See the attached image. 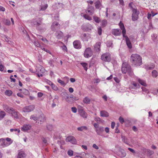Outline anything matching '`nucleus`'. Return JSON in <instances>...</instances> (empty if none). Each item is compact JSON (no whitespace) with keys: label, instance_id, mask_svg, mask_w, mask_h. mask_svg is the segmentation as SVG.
<instances>
[{"label":"nucleus","instance_id":"6e6d98bb","mask_svg":"<svg viewBox=\"0 0 158 158\" xmlns=\"http://www.w3.org/2000/svg\"><path fill=\"white\" fill-rule=\"evenodd\" d=\"M141 89L143 92H145L146 93L149 92L148 90L147 89L145 88L144 87H142Z\"/></svg>","mask_w":158,"mask_h":158},{"label":"nucleus","instance_id":"f3484780","mask_svg":"<svg viewBox=\"0 0 158 158\" xmlns=\"http://www.w3.org/2000/svg\"><path fill=\"white\" fill-rule=\"evenodd\" d=\"M31 127V126L30 124H25L21 128V130L24 131H26L29 130Z\"/></svg>","mask_w":158,"mask_h":158},{"label":"nucleus","instance_id":"6ab92c4d","mask_svg":"<svg viewBox=\"0 0 158 158\" xmlns=\"http://www.w3.org/2000/svg\"><path fill=\"white\" fill-rule=\"evenodd\" d=\"M12 116L13 117L17 119L19 118V113L17 111L15 110L14 109V111H12L11 112Z\"/></svg>","mask_w":158,"mask_h":158},{"label":"nucleus","instance_id":"39448f33","mask_svg":"<svg viewBox=\"0 0 158 158\" xmlns=\"http://www.w3.org/2000/svg\"><path fill=\"white\" fill-rule=\"evenodd\" d=\"M101 59L105 62L110 61L111 60L110 54L109 53H106L102 55Z\"/></svg>","mask_w":158,"mask_h":158},{"label":"nucleus","instance_id":"2eb2a0df","mask_svg":"<svg viewBox=\"0 0 158 158\" xmlns=\"http://www.w3.org/2000/svg\"><path fill=\"white\" fill-rule=\"evenodd\" d=\"M140 85L139 84H137L134 82H132L129 86V89H136L137 88H139Z\"/></svg>","mask_w":158,"mask_h":158},{"label":"nucleus","instance_id":"bf43d9fd","mask_svg":"<svg viewBox=\"0 0 158 158\" xmlns=\"http://www.w3.org/2000/svg\"><path fill=\"white\" fill-rule=\"evenodd\" d=\"M119 120L121 123H123L124 122L123 118L121 117H120L119 118Z\"/></svg>","mask_w":158,"mask_h":158},{"label":"nucleus","instance_id":"58836bf2","mask_svg":"<svg viewBox=\"0 0 158 158\" xmlns=\"http://www.w3.org/2000/svg\"><path fill=\"white\" fill-rule=\"evenodd\" d=\"M94 21L97 23H99L100 21V20L99 18L97 16H94Z\"/></svg>","mask_w":158,"mask_h":158},{"label":"nucleus","instance_id":"13d9d810","mask_svg":"<svg viewBox=\"0 0 158 158\" xmlns=\"http://www.w3.org/2000/svg\"><path fill=\"white\" fill-rule=\"evenodd\" d=\"M68 94L66 92H63L61 94V96L64 98L65 96H66Z\"/></svg>","mask_w":158,"mask_h":158},{"label":"nucleus","instance_id":"e433bc0d","mask_svg":"<svg viewBox=\"0 0 158 158\" xmlns=\"http://www.w3.org/2000/svg\"><path fill=\"white\" fill-rule=\"evenodd\" d=\"M46 127L47 129L49 131H51L53 129V126L51 124L47 125L46 126Z\"/></svg>","mask_w":158,"mask_h":158},{"label":"nucleus","instance_id":"c03bdc74","mask_svg":"<svg viewBox=\"0 0 158 158\" xmlns=\"http://www.w3.org/2000/svg\"><path fill=\"white\" fill-rule=\"evenodd\" d=\"M68 154L70 156H72L73 154V152L71 150H69L68 151Z\"/></svg>","mask_w":158,"mask_h":158},{"label":"nucleus","instance_id":"9d476101","mask_svg":"<svg viewBox=\"0 0 158 158\" xmlns=\"http://www.w3.org/2000/svg\"><path fill=\"white\" fill-rule=\"evenodd\" d=\"M132 19L133 21L136 20L138 18V15L139 13V10H133Z\"/></svg>","mask_w":158,"mask_h":158},{"label":"nucleus","instance_id":"20e7f679","mask_svg":"<svg viewBox=\"0 0 158 158\" xmlns=\"http://www.w3.org/2000/svg\"><path fill=\"white\" fill-rule=\"evenodd\" d=\"M42 21V19L40 18H37L34 19L32 23L37 29L40 30L42 29V27H41L43 24Z\"/></svg>","mask_w":158,"mask_h":158},{"label":"nucleus","instance_id":"338daca9","mask_svg":"<svg viewBox=\"0 0 158 158\" xmlns=\"http://www.w3.org/2000/svg\"><path fill=\"white\" fill-rule=\"evenodd\" d=\"M93 147L96 149H99L98 147L95 144H93Z\"/></svg>","mask_w":158,"mask_h":158},{"label":"nucleus","instance_id":"5fc2aeb1","mask_svg":"<svg viewBox=\"0 0 158 158\" xmlns=\"http://www.w3.org/2000/svg\"><path fill=\"white\" fill-rule=\"evenodd\" d=\"M70 98H71L72 99V100H78V99L76 98L75 96H73L72 95H70L69 97Z\"/></svg>","mask_w":158,"mask_h":158},{"label":"nucleus","instance_id":"0eeeda50","mask_svg":"<svg viewBox=\"0 0 158 158\" xmlns=\"http://www.w3.org/2000/svg\"><path fill=\"white\" fill-rule=\"evenodd\" d=\"M93 54V52L90 48H88L85 50L84 56L85 57L88 58L92 56Z\"/></svg>","mask_w":158,"mask_h":158},{"label":"nucleus","instance_id":"9b49d317","mask_svg":"<svg viewBox=\"0 0 158 158\" xmlns=\"http://www.w3.org/2000/svg\"><path fill=\"white\" fill-rule=\"evenodd\" d=\"M9 144L4 138L0 139V147L2 148L5 147L9 145Z\"/></svg>","mask_w":158,"mask_h":158},{"label":"nucleus","instance_id":"4d7b16f0","mask_svg":"<svg viewBox=\"0 0 158 158\" xmlns=\"http://www.w3.org/2000/svg\"><path fill=\"white\" fill-rule=\"evenodd\" d=\"M147 152L150 155H151L154 154V152L153 151L150 150H147Z\"/></svg>","mask_w":158,"mask_h":158},{"label":"nucleus","instance_id":"69168bd1","mask_svg":"<svg viewBox=\"0 0 158 158\" xmlns=\"http://www.w3.org/2000/svg\"><path fill=\"white\" fill-rule=\"evenodd\" d=\"M94 126L95 128V129H97L99 127L97 123H94Z\"/></svg>","mask_w":158,"mask_h":158},{"label":"nucleus","instance_id":"473e14b6","mask_svg":"<svg viewBox=\"0 0 158 158\" xmlns=\"http://www.w3.org/2000/svg\"><path fill=\"white\" fill-rule=\"evenodd\" d=\"M152 75L153 77H156L158 76V73L157 71L155 70L152 71Z\"/></svg>","mask_w":158,"mask_h":158},{"label":"nucleus","instance_id":"864d4df0","mask_svg":"<svg viewBox=\"0 0 158 158\" xmlns=\"http://www.w3.org/2000/svg\"><path fill=\"white\" fill-rule=\"evenodd\" d=\"M98 33L99 35H100L102 34V29L100 27H99L98 28Z\"/></svg>","mask_w":158,"mask_h":158},{"label":"nucleus","instance_id":"f257e3e1","mask_svg":"<svg viewBox=\"0 0 158 158\" xmlns=\"http://www.w3.org/2000/svg\"><path fill=\"white\" fill-rule=\"evenodd\" d=\"M130 60L132 64L135 66H139L142 64V58L136 54H132L131 56Z\"/></svg>","mask_w":158,"mask_h":158},{"label":"nucleus","instance_id":"f03ea898","mask_svg":"<svg viewBox=\"0 0 158 158\" xmlns=\"http://www.w3.org/2000/svg\"><path fill=\"white\" fill-rule=\"evenodd\" d=\"M119 25L121 29L122 30L123 35V37L126 39V44L128 47L129 48H132L131 44L127 36L125 35L126 31L123 24L122 23L121 21H120Z\"/></svg>","mask_w":158,"mask_h":158},{"label":"nucleus","instance_id":"72a5a7b5","mask_svg":"<svg viewBox=\"0 0 158 158\" xmlns=\"http://www.w3.org/2000/svg\"><path fill=\"white\" fill-rule=\"evenodd\" d=\"M5 94L6 95L10 96L12 94V92L10 90H7L5 91Z\"/></svg>","mask_w":158,"mask_h":158},{"label":"nucleus","instance_id":"ea45409f","mask_svg":"<svg viewBox=\"0 0 158 158\" xmlns=\"http://www.w3.org/2000/svg\"><path fill=\"white\" fill-rule=\"evenodd\" d=\"M83 102L85 103H89L90 102V100L89 98L85 97L83 100Z\"/></svg>","mask_w":158,"mask_h":158},{"label":"nucleus","instance_id":"f8f14e48","mask_svg":"<svg viewBox=\"0 0 158 158\" xmlns=\"http://www.w3.org/2000/svg\"><path fill=\"white\" fill-rule=\"evenodd\" d=\"M66 141L67 142H70L72 144H75L77 141L75 138L72 136L68 137L66 139Z\"/></svg>","mask_w":158,"mask_h":158},{"label":"nucleus","instance_id":"774afa93","mask_svg":"<svg viewBox=\"0 0 158 158\" xmlns=\"http://www.w3.org/2000/svg\"><path fill=\"white\" fill-rule=\"evenodd\" d=\"M69 91L71 93L73 92L74 91L72 87L69 88Z\"/></svg>","mask_w":158,"mask_h":158},{"label":"nucleus","instance_id":"c9c22d12","mask_svg":"<svg viewBox=\"0 0 158 158\" xmlns=\"http://www.w3.org/2000/svg\"><path fill=\"white\" fill-rule=\"evenodd\" d=\"M58 82L60 83L61 85L65 86L66 85V83H65L64 81H62L61 80L58 79L57 80Z\"/></svg>","mask_w":158,"mask_h":158},{"label":"nucleus","instance_id":"4468645a","mask_svg":"<svg viewBox=\"0 0 158 158\" xmlns=\"http://www.w3.org/2000/svg\"><path fill=\"white\" fill-rule=\"evenodd\" d=\"M60 25L57 22H54L51 27V28L52 31H54L56 29H59Z\"/></svg>","mask_w":158,"mask_h":158},{"label":"nucleus","instance_id":"2f4dec72","mask_svg":"<svg viewBox=\"0 0 158 158\" xmlns=\"http://www.w3.org/2000/svg\"><path fill=\"white\" fill-rule=\"evenodd\" d=\"M31 119H33L35 121H36L38 119V117L35 114L32 115L30 117Z\"/></svg>","mask_w":158,"mask_h":158},{"label":"nucleus","instance_id":"a18cd8bd","mask_svg":"<svg viewBox=\"0 0 158 158\" xmlns=\"http://www.w3.org/2000/svg\"><path fill=\"white\" fill-rule=\"evenodd\" d=\"M34 44L35 46L37 47L40 48L41 47L40 44L38 41H35L34 43Z\"/></svg>","mask_w":158,"mask_h":158},{"label":"nucleus","instance_id":"3c124183","mask_svg":"<svg viewBox=\"0 0 158 158\" xmlns=\"http://www.w3.org/2000/svg\"><path fill=\"white\" fill-rule=\"evenodd\" d=\"M102 25L103 27H105L107 24V21L106 20H103L102 23Z\"/></svg>","mask_w":158,"mask_h":158},{"label":"nucleus","instance_id":"393cba45","mask_svg":"<svg viewBox=\"0 0 158 158\" xmlns=\"http://www.w3.org/2000/svg\"><path fill=\"white\" fill-rule=\"evenodd\" d=\"M118 154L119 156L122 157L125 156L126 155L125 151L122 149L120 150L118 152Z\"/></svg>","mask_w":158,"mask_h":158},{"label":"nucleus","instance_id":"79ce46f5","mask_svg":"<svg viewBox=\"0 0 158 158\" xmlns=\"http://www.w3.org/2000/svg\"><path fill=\"white\" fill-rule=\"evenodd\" d=\"M6 115L5 113L2 111H1L0 112V117L2 118H3Z\"/></svg>","mask_w":158,"mask_h":158},{"label":"nucleus","instance_id":"052dcab7","mask_svg":"<svg viewBox=\"0 0 158 158\" xmlns=\"http://www.w3.org/2000/svg\"><path fill=\"white\" fill-rule=\"evenodd\" d=\"M62 48L63 50L67 52V47L65 45H64L63 46H62Z\"/></svg>","mask_w":158,"mask_h":158},{"label":"nucleus","instance_id":"8fccbe9b","mask_svg":"<svg viewBox=\"0 0 158 158\" xmlns=\"http://www.w3.org/2000/svg\"><path fill=\"white\" fill-rule=\"evenodd\" d=\"M52 89L55 91H57L58 90V88L55 85L53 84L51 85Z\"/></svg>","mask_w":158,"mask_h":158},{"label":"nucleus","instance_id":"6e6552de","mask_svg":"<svg viewBox=\"0 0 158 158\" xmlns=\"http://www.w3.org/2000/svg\"><path fill=\"white\" fill-rule=\"evenodd\" d=\"M35 109L34 105H30L26 106L23 109V111L25 112H29L33 111Z\"/></svg>","mask_w":158,"mask_h":158},{"label":"nucleus","instance_id":"4be33fe9","mask_svg":"<svg viewBox=\"0 0 158 158\" xmlns=\"http://www.w3.org/2000/svg\"><path fill=\"white\" fill-rule=\"evenodd\" d=\"M104 131V128L103 127L101 126L99 127L98 128L95 129V131L97 134L99 135H100V133L103 132Z\"/></svg>","mask_w":158,"mask_h":158},{"label":"nucleus","instance_id":"aec40b11","mask_svg":"<svg viewBox=\"0 0 158 158\" xmlns=\"http://www.w3.org/2000/svg\"><path fill=\"white\" fill-rule=\"evenodd\" d=\"M26 155L24 151H21L19 152L17 158H25Z\"/></svg>","mask_w":158,"mask_h":158},{"label":"nucleus","instance_id":"a878e982","mask_svg":"<svg viewBox=\"0 0 158 158\" xmlns=\"http://www.w3.org/2000/svg\"><path fill=\"white\" fill-rule=\"evenodd\" d=\"M36 69V71L39 73L44 72V68L40 65H39V67H37Z\"/></svg>","mask_w":158,"mask_h":158},{"label":"nucleus","instance_id":"603ef678","mask_svg":"<svg viewBox=\"0 0 158 158\" xmlns=\"http://www.w3.org/2000/svg\"><path fill=\"white\" fill-rule=\"evenodd\" d=\"M23 93L25 95H28L29 94V92L28 90L24 89L23 90Z\"/></svg>","mask_w":158,"mask_h":158},{"label":"nucleus","instance_id":"ddd939ff","mask_svg":"<svg viewBox=\"0 0 158 158\" xmlns=\"http://www.w3.org/2000/svg\"><path fill=\"white\" fill-rule=\"evenodd\" d=\"M73 44L74 48L76 49H80L81 47V42L79 40L74 41Z\"/></svg>","mask_w":158,"mask_h":158},{"label":"nucleus","instance_id":"cd10ccee","mask_svg":"<svg viewBox=\"0 0 158 158\" xmlns=\"http://www.w3.org/2000/svg\"><path fill=\"white\" fill-rule=\"evenodd\" d=\"M100 116L103 117H108L109 116L108 113L105 110H102L100 111Z\"/></svg>","mask_w":158,"mask_h":158},{"label":"nucleus","instance_id":"09e8293b","mask_svg":"<svg viewBox=\"0 0 158 158\" xmlns=\"http://www.w3.org/2000/svg\"><path fill=\"white\" fill-rule=\"evenodd\" d=\"M57 142L59 144H60V147L62 148L61 145H64L65 143L64 141V140H58Z\"/></svg>","mask_w":158,"mask_h":158},{"label":"nucleus","instance_id":"423d86ee","mask_svg":"<svg viewBox=\"0 0 158 158\" xmlns=\"http://www.w3.org/2000/svg\"><path fill=\"white\" fill-rule=\"evenodd\" d=\"M81 29L84 31H88L93 29L92 25L89 23L83 24L81 27Z\"/></svg>","mask_w":158,"mask_h":158},{"label":"nucleus","instance_id":"4c0bfd02","mask_svg":"<svg viewBox=\"0 0 158 158\" xmlns=\"http://www.w3.org/2000/svg\"><path fill=\"white\" fill-rule=\"evenodd\" d=\"M123 141L127 144H128V141L127 139L125 136L122 137Z\"/></svg>","mask_w":158,"mask_h":158},{"label":"nucleus","instance_id":"680f3d73","mask_svg":"<svg viewBox=\"0 0 158 158\" xmlns=\"http://www.w3.org/2000/svg\"><path fill=\"white\" fill-rule=\"evenodd\" d=\"M43 95V94L41 92H39L37 93L38 97L40 98Z\"/></svg>","mask_w":158,"mask_h":158},{"label":"nucleus","instance_id":"5701e85b","mask_svg":"<svg viewBox=\"0 0 158 158\" xmlns=\"http://www.w3.org/2000/svg\"><path fill=\"white\" fill-rule=\"evenodd\" d=\"M112 34L115 35H119L121 34L120 31L119 29H117L113 30L112 31Z\"/></svg>","mask_w":158,"mask_h":158},{"label":"nucleus","instance_id":"c756f323","mask_svg":"<svg viewBox=\"0 0 158 158\" xmlns=\"http://www.w3.org/2000/svg\"><path fill=\"white\" fill-rule=\"evenodd\" d=\"M88 128L87 127L85 126H82L77 128V130L80 131H82L84 130H86Z\"/></svg>","mask_w":158,"mask_h":158},{"label":"nucleus","instance_id":"a19ab883","mask_svg":"<svg viewBox=\"0 0 158 158\" xmlns=\"http://www.w3.org/2000/svg\"><path fill=\"white\" fill-rule=\"evenodd\" d=\"M151 13H152V15L151 14H150V13H148V19H150V18H151V16H152H152L153 17L154 16L156 15V14H154L152 11L151 12Z\"/></svg>","mask_w":158,"mask_h":158},{"label":"nucleus","instance_id":"c85d7f7f","mask_svg":"<svg viewBox=\"0 0 158 158\" xmlns=\"http://www.w3.org/2000/svg\"><path fill=\"white\" fill-rule=\"evenodd\" d=\"M89 37L87 36L85 33H84L82 35V39L84 41H87L89 39Z\"/></svg>","mask_w":158,"mask_h":158},{"label":"nucleus","instance_id":"7ed1b4c3","mask_svg":"<svg viewBox=\"0 0 158 158\" xmlns=\"http://www.w3.org/2000/svg\"><path fill=\"white\" fill-rule=\"evenodd\" d=\"M122 71L123 73H127L130 76H132L133 75V72L131 71V66L126 63H123L122 67Z\"/></svg>","mask_w":158,"mask_h":158},{"label":"nucleus","instance_id":"f704fd0d","mask_svg":"<svg viewBox=\"0 0 158 158\" xmlns=\"http://www.w3.org/2000/svg\"><path fill=\"white\" fill-rule=\"evenodd\" d=\"M81 64L85 70L87 71V69L88 64L86 63H81Z\"/></svg>","mask_w":158,"mask_h":158},{"label":"nucleus","instance_id":"dca6fc26","mask_svg":"<svg viewBox=\"0 0 158 158\" xmlns=\"http://www.w3.org/2000/svg\"><path fill=\"white\" fill-rule=\"evenodd\" d=\"M55 36L56 38L60 39L63 38L64 35L62 32L59 31L56 32L55 34Z\"/></svg>","mask_w":158,"mask_h":158},{"label":"nucleus","instance_id":"7c9ffc66","mask_svg":"<svg viewBox=\"0 0 158 158\" xmlns=\"http://www.w3.org/2000/svg\"><path fill=\"white\" fill-rule=\"evenodd\" d=\"M138 81L139 83H140V84L144 86H145L147 85V84L145 83V82L144 80H141V79L139 78L138 79Z\"/></svg>","mask_w":158,"mask_h":158},{"label":"nucleus","instance_id":"1a4fd4ad","mask_svg":"<svg viewBox=\"0 0 158 158\" xmlns=\"http://www.w3.org/2000/svg\"><path fill=\"white\" fill-rule=\"evenodd\" d=\"M88 13H89L90 15H92L94 13V12L93 10H87L86 14H84L83 16L85 19L90 21L92 20V18L88 14Z\"/></svg>","mask_w":158,"mask_h":158},{"label":"nucleus","instance_id":"b1692460","mask_svg":"<svg viewBox=\"0 0 158 158\" xmlns=\"http://www.w3.org/2000/svg\"><path fill=\"white\" fill-rule=\"evenodd\" d=\"M80 115L84 118H86L87 117V114L83 110H80L79 111Z\"/></svg>","mask_w":158,"mask_h":158},{"label":"nucleus","instance_id":"bb28decb","mask_svg":"<svg viewBox=\"0 0 158 158\" xmlns=\"http://www.w3.org/2000/svg\"><path fill=\"white\" fill-rule=\"evenodd\" d=\"M40 120V122H41L40 124H41L42 123H43L44 122L46 119L45 117V116L44 114H41L39 117H38V119Z\"/></svg>","mask_w":158,"mask_h":158},{"label":"nucleus","instance_id":"a211bd4d","mask_svg":"<svg viewBox=\"0 0 158 158\" xmlns=\"http://www.w3.org/2000/svg\"><path fill=\"white\" fill-rule=\"evenodd\" d=\"M4 110L8 113H11L12 111H14V109L11 107L7 106H4Z\"/></svg>","mask_w":158,"mask_h":158},{"label":"nucleus","instance_id":"0e129e2a","mask_svg":"<svg viewBox=\"0 0 158 158\" xmlns=\"http://www.w3.org/2000/svg\"><path fill=\"white\" fill-rule=\"evenodd\" d=\"M157 35L156 34H153L152 35V39L153 40H155L156 37H157Z\"/></svg>","mask_w":158,"mask_h":158},{"label":"nucleus","instance_id":"412c9836","mask_svg":"<svg viewBox=\"0 0 158 158\" xmlns=\"http://www.w3.org/2000/svg\"><path fill=\"white\" fill-rule=\"evenodd\" d=\"M101 43L100 42L96 44L94 46V49L97 52H99L100 50V46Z\"/></svg>","mask_w":158,"mask_h":158},{"label":"nucleus","instance_id":"37998d69","mask_svg":"<svg viewBox=\"0 0 158 158\" xmlns=\"http://www.w3.org/2000/svg\"><path fill=\"white\" fill-rule=\"evenodd\" d=\"M95 120L98 122L102 123L104 121L103 120H101V118L98 117H96L95 118Z\"/></svg>","mask_w":158,"mask_h":158},{"label":"nucleus","instance_id":"49530a36","mask_svg":"<svg viewBox=\"0 0 158 158\" xmlns=\"http://www.w3.org/2000/svg\"><path fill=\"white\" fill-rule=\"evenodd\" d=\"M4 23L6 25H9L10 24V22L9 20L6 19L4 20Z\"/></svg>","mask_w":158,"mask_h":158},{"label":"nucleus","instance_id":"de8ad7c7","mask_svg":"<svg viewBox=\"0 0 158 158\" xmlns=\"http://www.w3.org/2000/svg\"><path fill=\"white\" fill-rule=\"evenodd\" d=\"M69 96L68 95H67L66 96H65V97L64 98L65 100H66V101L69 103V102H71V101L69 100Z\"/></svg>","mask_w":158,"mask_h":158},{"label":"nucleus","instance_id":"e2e57ef3","mask_svg":"<svg viewBox=\"0 0 158 158\" xmlns=\"http://www.w3.org/2000/svg\"><path fill=\"white\" fill-rule=\"evenodd\" d=\"M72 110L74 113H76L77 111V109L75 107H73L72 108Z\"/></svg>","mask_w":158,"mask_h":158}]
</instances>
